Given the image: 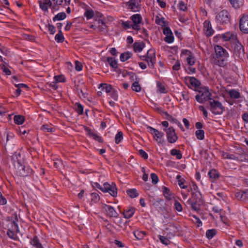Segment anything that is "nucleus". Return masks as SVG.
<instances>
[{
  "mask_svg": "<svg viewBox=\"0 0 248 248\" xmlns=\"http://www.w3.org/2000/svg\"><path fill=\"white\" fill-rule=\"evenodd\" d=\"M215 53L210 57L212 63L221 67H223L227 63L229 54L227 51L219 45L214 46Z\"/></svg>",
  "mask_w": 248,
  "mask_h": 248,
  "instance_id": "nucleus-1",
  "label": "nucleus"
},
{
  "mask_svg": "<svg viewBox=\"0 0 248 248\" xmlns=\"http://www.w3.org/2000/svg\"><path fill=\"white\" fill-rule=\"evenodd\" d=\"M140 155L144 159H147L148 155V154L143 150H140L139 151Z\"/></svg>",
  "mask_w": 248,
  "mask_h": 248,
  "instance_id": "nucleus-61",
  "label": "nucleus"
},
{
  "mask_svg": "<svg viewBox=\"0 0 248 248\" xmlns=\"http://www.w3.org/2000/svg\"><path fill=\"white\" fill-rule=\"evenodd\" d=\"M20 157L19 153H16L12 156V159L14 162H17L18 165V173L19 176L26 177L30 175L32 172V170L29 167H26L21 165V161L18 159Z\"/></svg>",
  "mask_w": 248,
  "mask_h": 248,
  "instance_id": "nucleus-2",
  "label": "nucleus"
},
{
  "mask_svg": "<svg viewBox=\"0 0 248 248\" xmlns=\"http://www.w3.org/2000/svg\"><path fill=\"white\" fill-rule=\"evenodd\" d=\"M200 201H201L200 199H199V201L197 199H196L194 201V202L191 203V208L192 209H193L194 210H195L196 211H198L200 210L199 207L198 206H197V202H200Z\"/></svg>",
  "mask_w": 248,
  "mask_h": 248,
  "instance_id": "nucleus-48",
  "label": "nucleus"
},
{
  "mask_svg": "<svg viewBox=\"0 0 248 248\" xmlns=\"http://www.w3.org/2000/svg\"><path fill=\"white\" fill-rule=\"evenodd\" d=\"M208 103L210 110L215 115L222 114L225 110V107L218 100L212 98L210 99Z\"/></svg>",
  "mask_w": 248,
  "mask_h": 248,
  "instance_id": "nucleus-4",
  "label": "nucleus"
},
{
  "mask_svg": "<svg viewBox=\"0 0 248 248\" xmlns=\"http://www.w3.org/2000/svg\"><path fill=\"white\" fill-rule=\"evenodd\" d=\"M222 38L225 41H230L233 44L237 40L236 36L234 34L227 32L222 35Z\"/></svg>",
  "mask_w": 248,
  "mask_h": 248,
  "instance_id": "nucleus-17",
  "label": "nucleus"
},
{
  "mask_svg": "<svg viewBox=\"0 0 248 248\" xmlns=\"http://www.w3.org/2000/svg\"><path fill=\"white\" fill-rule=\"evenodd\" d=\"M0 65L3 72H4L7 75H11V71L8 68H7L4 64H1Z\"/></svg>",
  "mask_w": 248,
  "mask_h": 248,
  "instance_id": "nucleus-57",
  "label": "nucleus"
},
{
  "mask_svg": "<svg viewBox=\"0 0 248 248\" xmlns=\"http://www.w3.org/2000/svg\"><path fill=\"white\" fill-rule=\"evenodd\" d=\"M55 81L56 82H63L65 81V78L62 75L60 76H55L54 77Z\"/></svg>",
  "mask_w": 248,
  "mask_h": 248,
  "instance_id": "nucleus-50",
  "label": "nucleus"
},
{
  "mask_svg": "<svg viewBox=\"0 0 248 248\" xmlns=\"http://www.w3.org/2000/svg\"><path fill=\"white\" fill-rule=\"evenodd\" d=\"M122 26L123 28L125 30L129 29L131 28L133 29L132 23H131V22L130 21H123L122 22Z\"/></svg>",
  "mask_w": 248,
  "mask_h": 248,
  "instance_id": "nucleus-34",
  "label": "nucleus"
},
{
  "mask_svg": "<svg viewBox=\"0 0 248 248\" xmlns=\"http://www.w3.org/2000/svg\"><path fill=\"white\" fill-rule=\"evenodd\" d=\"M197 138L199 140H202L204 138V131L203 130H198L195 132Z\"/></svg>",
  "mask_w": 248,
  "mask_h": 248,
  "instance_id": "nucleus-36",
  "label": "nucleus"
},
{
  "mask_svg": "<svg viewBox=\"0 0 248 248\" xmlns=\"http://www.w3.org/2000/svg\"><path fill=\"white\" fill-rule=\"evenodd\" d=\"M235 195V197L239 201H244L247 197L245 195L243 191L236 193Z\"/></svg>",
  "mask_w": 248,
  "mask_h": 248,
  "instance_id": "nucleus-35",
  "label": "nucleus"
},
{
  "mask_svg": "<svg viewBox=\"0 0 248 248\" xmlns=\"http://www.w3.org/2000/svg\"><path fill=\"white\" fill-rule=\"evenodd\" d=\"M174 209L179 212L183 211V207L181 204L176 200H174Z\"/></svg>",
  "mask_w": 248,
  "mask_h": 248,
  "instance_id": "nucleus-38",
  "label": "nucleus"
},
{
  "mask_svg": "<svg viewBox=\"0 0 248 248\" xmlns=\"http://www.w3.org/2000/svg\"><path fill=\"white\" fill-rule=\"evenodd\" d=\"M66 15L64 12H61L58 14L56 15L53 18V20L54 21H56L57 20H61L65 19Z\"/></svg>",
  "mask_w": 248,
  "mask_h": 248,
  "instance_id": "nucleus-30",
  "label": "nucleus"
},
{
  "mask_svg": "<svg viewBox=\"0 0 248 248\" xmlns=\"http://www.w3.org/2000/svg\"><path fill=\"white\" fill-rule=\"evenodd\" d=\"M102 91H105L107 93H110L112 91V86L106 83H102L100 85L99 87Z\"/></svg>",
  "mask_w": 248,
  "mask_h": 248,
  "instance_id": "nucleus-22",
  "label": "nucleus"
},
{
  "mask_svg": "<svg viewBox=\"0 0 248 248\" xmlns=\"http://www.w3.org/2000/svg\"><path fill=\"white\" fill-rule=\"evenodd\" d=\"M163 193L165 198L168 200H170L171 199L170 194L171 192L168 188L164 187L163 189Z\"/></svg>",
  "mask_w": 248,
  "mask_h": 248,
  "instance_id": "nucleus-32",
  "label": "nucleus"
},
{
  "mask_svg": "<svg viewBox=\"0 0 248 248\" xmlns=\"http://www.w3.org/2000/svg\"><path fill=\"white\" fill-rule=\"evenodd\" d=\"M132 90L136 92H139L141 90V87L138 81H135L132 85Z\"/></svg>",
  "mask_w": 248,
  "mask_h": 248,
  "instance_id": "nucleus-33",
  "label": "nucleus"
},
{
  "mask_svg": "<svg viewBox=\"0 0 248 248\" xmlns=\"http://www.w3.org/2000/svg\"><path fill=\"white\" fill-rule=\"evenodd\" d=\"M141 0H129L126 2V6L133 12L139 11L140 8V2Z\"/></svg>",
  "mask_w": 248,
  "mask_h": 248,
  "instance_id": "nucleus-11",
  "label": "nucleus"
},
{
  "mask_svg": "<svg viewBox=\"0 0 248 248\" xmlns=\"http://www.w3.org/2000/svg\"><path fill=\"white\" fill-rule=\"evenodd\" d=\"M15 123L17 124H22L25 121L24 117L21 115H15L14 117Z\"/></svg>",
  "mask_w": 248,
  "mask_h": 248,
  "instance_id": "nucleus-24",
  "label": "nucleus"
},
{
  "mask_svg": "<svg viewBox=\"0 0 248 248\" xmlns=\"http://www.w3.org/2000/svg\"><path fill=\"white\" fill-rule=\"evenodd\" d=\"M181 63L179 61H177L175 64L172 66V69L174 70L177 71L180 68Z\"/></svg>",
  "mask_w": 248,
  "mask_h": 248,
  "instance_id": "nucleus-64",
  "label": "nucleus"
},
{
  "mask_svg": "<svg viewBox=\"0 0 248 248\" xmlns=\"http://www.w3.org/2000/svg\"><path fill=\"white\" fill-rule=\"evenodd\" d=\"M12 228L13 231H15L17 232H19L18 224L15 220L12 221Z\"/></svg>",
  "mask_w": 248,
  "mask_h": 248,
  "instance_id": "nucleus-55",
  "label": "nucleus"
},
{
  "mask_svg": "<svg viewBox=\"0 0 248 248\" xmlns=\"http://www.w3.org/2000/svg\"><path fill=\"white\" fill-rule=\"evenodd\" d=\"M223 156L225 158L230 159L232 160H236L238 158V157H236L234 155L229 154L228 153L224 154Z\"/></svg>",
  "mask_w": 248,
  "mask_h": 248,
  "instance_id": "nucleus-53",
  "label": "nucleus"
},
{
  "mask_svg": "<svg viewBox=\"0 0 248 248\" xmlns=\"http://www.w3.org/2000/svg\"><path fill=\"white\" fill-rule=\"evenodd\" d=\"M127 194L132 198H135L138 196V193L135 189H130L127 190Z\"/></svg>",
  "mask_w": 248,
  "mask_h": 248,
  "instance_id": "nucleus-40",
  "label": "nucleus"
},
{
  "mask_svg": "<svg viewBox=\"0 0 248 248\" xmlns=\"http://www.w3.org/2000/svg\"><path fill=\"white\" fill-rule=\"evenodd\" d=\"M130 19L132 21L133 29L139 31L142 19L141 15L139 14L133 15L130 17Z\"/></svg>",
  "mask_w": 248,
  "mask_h": 248,
  "instance_id": "nucleus-10",
  "label": "nucleus"
},
{
  "mask_svg": "<svg viewBox=\"0 0 248 248\" xmlns=\"http://www.w3.org/2000/svg\"><path fill=\"white\" fill-rule=\"evenodd\" d=\"M147 129L149 130L151 134L153 135L154 139L158 143L162 144L164 142V134L163 133L160 132L157 129L151 126H148Z\"/></svg>",
  "mask_w": 248,
  "mask_h": 248,
  "instance_id": "nucleus-7",
  "label": "nucleus"
},
{
  "mask_svg": "<svg viewBox=\"0 0 248 248\" xmlns=\"http://www.w3.org/2000/svg\"><path fill=\"white\" fill-rule=\"evenodd\" d=\"M48 29L52 34H54L56 32L55 27L52 25L48 24Z\"/></svg>",
  "mask_w": 248,
  "mask_h": 248,
  "instance_id": "nucleus-63",
  "label": "nucleus"
},
{
  "mask_svg": "<svg viewBox=\"0 0 248 248\" xmlns=\"http://www.w3.org/2000/svg\"><path fill=\"white\" fill-rule=\"evenodd\" d=\"M14 231L8 229L7 232V234L11 239L16 240L17 238V235L14 232Z\"/></svg>",
  "mask_w": 248,
  "mask_h": 248,
  "instance_id": "nucleus-47",
  "label": "nucleus"
},
{
  "mask_svg": "<svg viewBox=\"0 0 248 248\" xmlns=\"http://www.w3.org/2000/svg\"><path fill=\"white\" fill-rule=\"evenodd\" d=\"M132 55V53L129 51L123 53L120 55V60L122 62H125L131 58Z\"/></svg>",
  "mask_w": 248,
  "mask_h": 248,
  "instance_id": "nucleus-26",
  "label": "nucleus"
},
{
  "mask_svg": "<svg viewBox=\"0 0 248 248\" xmlns=\"http://www.w3.org/2000/svg\"><path fill=\"white\" fill-rule=\"evenodd\" d=\"M103 192H108L113 197H116L117 194V189L115 184L112 183L111 185L108 183L103 184V187L102 189Z\"/></svg>",
  "mask_w": 248,
  "mask_h": 248,
  "instance_id": "nucleus-9",
  "label": "nucleus"
},
{
  "mask_svg": "<svg viewBox=\"0 0 248 248\" xmlns=\"http://www.w3.org/2000/svg\"><path fill=\"white\" fill-rule=\"evenodd\" d=\"M159 239L160 242L165 245H168L169 244V240L166 238L165 236H162V235H159Z\"/></svg>",
  "mask_w": 248,
  "mask_h": 248,
  "instance_id": "nucleus-51",
  "label": "nucleus"
},
{
  "mask_svg": "<svg viewBox=\"0 0 248 248\" xmlns=\"http://www.w3.org/2000/svg\"><path fill=\"white\" fill-rule=\"evenodd\" d=\"M239 28L240 31L245 33H248V15H244L240 19Z\"/></svg>",
  "mask_w": 248,
  "mask_h": 248,
  "instance_id": "nucleus-12",
  "label": "nucleus"
},
{
  "mask_svg": "<svg viewBox=\"0 0 248 248\" xmlns=\"http://www.w3.org/2000/svg\"><path fill=\"white\" fill-rule=\"evenodd\" d=\"M107 61L111 67L113 68L117 67V62L114 58L112 57H108Z\"/></svg>",
  "mask_w": 248,
  "mask_h": 248,
  "instance_id": "nucleus-41",
  "label": "nucleus"
},
{
  "mask_svg": "<svg viewBox=\"0 0 248 248\" xmlns=\"http://www.w3.org/2000/svg\"><path fill=\"white\" fill-rule=\"evenodd\" d=\"M123 139V134L122 131H119L115 135V141L116 144H119Z\"/></svg>",
  "mask_w": 248,
  "mask_h": 248,
  "instance_id": "nucleus-37",
  "label": "nucleus"
},
{
  "mask_svg": "<svg viewBox=\"0 0 248 248\" xmlns=\"http://www.w3.org/2000/svg\"><path fill=\"white\" fill-rule=\"evenodd\" d=\"M179 7L181 10L183 11H185L187 9V7L185 3L183 1H180L179 2Z\"/></svg>",
  "mask_w": 248,
  "mask_h": 248,
  "instance_id": "nucleus-59",
  "label": "nucleus"
},
{
  "mask_svg": "<svg viewBox=\"0 0 248 248\" xmlns=\"http://www.w3.org/2000/svg\"><path fill=\"white\" fill-rule=\"evenodd\" d=\"M157 86L158 87V90L160 93H166V89L165 87L161 85V84L159 82L157 83Z\"/></svg>",
  "mask_w": 248,
  "mask_h": 248,
  "instance_id": "nucleus-62",
  "label": "nucleus"
},
{
  "mask_svg": "<svg viewBox=\"0 0 248 248\" xmlns=\"http://www.w3.org/2000/svg\"><path fill=\"white\" fill-rule=\"evenodd\" d=\"M187 64L189 65H193L195 63V59L193 55H189L186 59Z\"/></svg>",
  "mask_w": 248,
  "mask_h": 248,
  "instance_id": "nucleus-43",
  "label": "nucleus"
},
{
  "mask_svg": "<svg viewBox=\"0 0 248 248\" xmlns=\"http://www.w3.org/2000/svg\"><path fill=\"white\" fill-rule=\"evenodd\" d=\"M135 209L132 207H129L127 210L124 213V217L126 218H130L134 215Z\"/></svg>",
  "mask_w": 248,
  "mask_h": 248,
  "instance_id": "nucleus-23",
  "label": "nucleus"
},
{
  "mask_svg": "<svg viewBox=\"0 0 248 248\" xmlns=\"http://www.w3.org/2000/svg\"><path fill=\"white\" fill-rule=\"evenodd\" d=\"M204 31L207 36L212 35L214 32V30L212 29L211 24L210 21L206 20L204 22Z\"/></svg>",
  "mask_w": 248,
  "mask_h": 248,
  "instance_id": "nucleus-15",
  "label": "nucleus"
},
{
  "mask_svg": "<svg viewBox=\"0 0 248 248\" xmlns=\"http://www.w3.org/2000/svg\"><path fill=\"white\" fill-rule=\"evenodd\" d=\"M92 137H93L95 140L98 141L99 142H103V141L102 138L94 133L92 135Z\"/></svg>",
  "mask_w": 248,
  "mask_h": 248,
  "instance_id": "nucleus-60",
  "label": "nucleus"
},
{
  "mask_svg": "<svg viewBox=\"0 0 248 248\" xmlns=\"http://www.w3.org/2000/svg\"><path fill=\"white\" fill-rule=\"evenodd\" d=\"M64 36L61 30H59L58 33L55 35V39L58 43H62L64 41Z\"/></svg>",
  "mask_w": 248,
  "mask_h": 248,
  "instance_id": "nucleus-31",
  "label": "nucleus"
},
{
  "mask_svg": "<svg viewBox=\"0 0 248 248\" xmlns=\"http://www.w3.org/2000/svg\"><path fill=\"white\" fill-rule=\"evenodd\" d=\"M229 94L232 98L238 99L240 97V93L235 90H231L229 92Z\"/></svg>",
  "mask_w": 248,
  "mask_h": 248,
  "instance_id": "nucleus-28",
  "label": "nucleus"
},
{
  "mask_svg": "<svg viewBox=\"0 0 248 248\" xmlns=\"http://www.w3.org/2000/svg\"><path fill=\"white\" fill-rule=\"evenodd\" d=\"M143 43H135L133 45L134 49L135 52H140L144 47Z\"/></svg>",
  "mask_w": 248,
  "mask_h": 248,
  "instance_id": "nucleus-27",
  "label": "nucleus"
},
{
  "mask_svg": "<svg viewBox=\"0 0 248 248\" xmlns=\"http://www.w3.org/2000/svg\"><path fill=\"white\" fill-rule=\"evenodd\" d=\"M166 133V136L168 142L170 143H173L176 141L178 137L175 133V130L172 127L163 129Z\"/></svg>",
  "mask_w": 248,
  "mask_h": 248,
  "instance_id": "nucleus-8",
  "label": "nucleus"
},
{
  "mask_svg": "<svg viewBox=\"0 0 248 248\" xmlns=\"http://www.w3.org/2000/svg\"><path fill=\"white\" fill-rule=\"evenodd\" d=\"M232 6L235 9L240 8L243 4V0H229Z\"/></svg>",
  "mask_w": 248,
  "mask_h": 248,
  "instance_id": "nucleus-21",
  "label": "nucleus"
},
{
  "mask_svg": "<svg viewBox=\"0 0 248 248\" xmlns=\"http://www.w3.org/2000/svg\"><path fill=\"white\" fill-rule=\"evenodd\" d=\"M208 175L209 178L212 179V182L217 180L219 176V173L215 169H212L210 170L208 173Z\"/></svg>",
  "mask_w": 248,
  "mask_h": 248,
  "instance_id": "nucleus-19",
  "label": "nucleus"
},
{
  "mask_svg": "<svg viewBox=\"0 0 248 248\" xmlns=\"http://www.w3.org/2000/svg\"><path fill=\"white\" fill-rule=\"evenodd\" d=\"M234 56L236 59L243 60L245 58V51L243 46L238 41H235L233 44Z\"/></svg>",
  "mask_w": 248,
  "mask_h": 248,
  "instance_id": "nucleus-5",
  "label": "nucleus"
},
{
  "mask_svg": "<svg viewBox=\"0 0 248 248\" xmlns=\"http://www.w3.org/2000/svg\"><path fill=\"white\" fill-rule=\"evenodd\" d=\"M190 84L195 88H198L201 85V82L195 77H187Z\"/></svg>",
  "mask_w": 248,
  "mask_h": 248,
  "instance_id": "nucleus-20",
  "label": "nucleus"
},
{
  "mask_svg": "<svg viewBox=\"0 0 248 248\" xmlns=\"http://www.w3.org/2000/svg\"><path fill=\"white\" fill-rule=\"evenodd\" d=\"M84 16L87 19H91L94 16V12L92 10H87L84 13Z\"/></svg>",
  "mask_w": 248,
  "mask_h": 248,
  "instance_id": "nucleus-44",
  "label": "nucleus"
},
{
  "mask_svg": "<svg viewBox=\"0 0 248 248\" xmlns=\"http://www.w3.org/2000/svg\"><path fill=\"white\" fill-rule=\"evenodd\" d=\"M164 40L166 42L169 44L172 43L174 41V37L173 36L172 33H171V34L166 35V37L164 38Z\"/></svg>",
  "mask_w": 248,
  "mask_h": 248,
  "instance_id": "nucleus-49",
  "label": "nucleus"
},
{
  "mask_svg": "<svg viewBox=\"0 0 248 248\" xmlns=\"http://www.w3.org/2000/svg\"><path fill=\"white\" fill-rule=\"evenodd\" d=\"M230 15L227 10H223L219 12L216 16V21L221 24H227L229 22Z\"/></svg>",
  "mask_w": 248,
  "mask_h": 248,
  "instance_id": "nucleus-6",
  "label": "nucleus"
},
{
  "mask_svg": "<svg viewBox=\"0 0 248 248\" xmlns=\"http://www.w3.org/2000/svg\"><path fill=\"white\" fill-rule=\"evenodd\" d=\"M102 207L105 210L108 216L114 217H118L119 214L113 207L108 205L103 204L102 206Z\"/></svg>",
  "mask_w": 248,
  "mask_h": 248,
  "instance_id": "nucleus-13",
  "label": "nucleus"
},
{
  "mask_svg": "<svg viewBox=\"0 0 248 248\" xmlns=\"http://www.w3.org/2000/svg\"><path fill=\"white\" fill-rule=\"evenodd\" d=\"M147 59H148V66L151 68H153L155 62V52L154 49H149L146 54Z\"/></svg>",
  "mask_w": 248,
  "mask_h": 248,
  "instance_id": "nucleus-14",
  "label": "nucleus"
},
{
  "mask_svg": "<svg viewBox=\"0 0 248 248\" xmlns=\"http://www.w3.org/2000/svg\"><path fill=\"white\" fill-rule=\"evenodd\" d=\"M41 129L44 132H53L54 128L48 124H44L42 126Z\"/></svg>",
  "mask_w": 248,
  "mask_h": 248,
  "instance_id": "nucleus-39",
  "label": "nucleus"
},
{
  "mask_svg": "<svg viewBox=\"0 0 248 248\" xmlns=\"http://www.w3.org/2000/svg\"><path fill=\"white\" fill-rule=\"evenodd\" d=\"M30 244L35 248H43V246L40 242L39 238L37 236H35L31 240Z\"/></svg>",
  "mask_w": 248,
  "mask_h": 248,
  "instance_id": "nucleus-18",
  "label": "nucleus"
},
{
  "mask_svg": "<svg viewBox=\"0 0 248 248\" xmlns=\"http://www.w3.org/2000/svg\"><path fill=\"white\" fill-rule=\"evenodd\" d=\"M40 8L45 12H48V7L52 6L50 0H40L38 1Z\"/></svg>",
  "mask_w": 248,
  "mask_h": 248,
  "instance_id": "nucleus-16",
  "label": "nucleus"
},
{
  "mask_svg": "<svg viewBox=\"0 0 248 248\" xmlns=\"http://www.w3.org/2000/svg\"><path fill=\"white\" fill-rule=\"evenodd\" d=\"M170 154L173 156H176L177 159H180L182 157V155L179 150L173 149L170 150Z\"/></svg>",
  "mask_w": 248,
  "mask_h": 248,
  "instance_id": "nucleus-29",
  "label": "nucleus"
},
{
  "mask_svg": "<svg viewBox=\"0 0 248 248\" xmlns=\"http://www.w3.org/2000/svg\"><path fill=\"white\" fill-rule=\"evenodd\" d=\"M145 234V232H143L136 231L134 232V236L138 240L142 239Z\"/></svg>",
  "mask_w": 248,
  "mask_h": 248,
  "instance_id": "nucleus-45",
  "label": "nucleus"
},
{
  "mask_svg": "<svg viewBox=\"0 0 248 248\" xmlns=\"http://www.w3.org/2000/svg\"><path fill=\"white\" fill-rule=\"evenodd\" d=\"M127 74L129 76V78L131 81H138V76L133 72L127 73Z\"/></svg>",
  "mask_w": 248,
  "mask_h": 248,
  "instance_id": "nucleus-52",
  "label": "nucleus"
},
{
  "mask_svg": "<svg viewBox=\"0 0 248 248\" xmlns=\"http://www.w3.org/2000/svg\"><path fill=\"white\" fill-rule=\"evenodd\" d=\"M199 92V94L196 95L195 99L196 101L200 103H204L207 101H209L211 99V93L209 91L207 87H202L199 90H196Z\"/></svg>",
  "mask_w": 248,
  "mask_h": 248,
  "instance_id": "nucleus-3",
  "label": "nucleus"
},
{
  "mask_svg": "<svg viewBox=\"0 0 248 248\" xmlns=\"http://www.w3.org/2000/svg\"><path fill=\"white\" fill-rule=\"evenodd\" d=\"M156 23L161 26H165L166 25V21L164 18H159L158 19H156Z\"/></svg>",
  "mask_w": 248,
  "mask_h": 248,
  "instance_id": "nucleus-58",
  "label": "nucleus"
},
{
  "mask_svg": "<svg viewBox=\"0 0 248 248\" xmlns=\"http://www.w3.org/2000/svg\"><path fill=\"white\" fill-rule=\"evenodd\" d=\"M77 108V111L78 113L79 114H82L83 112V106L79 104V103H77L76 104Z\"/></svg>",
  "mask_w": 248,
  "mask_h": 248,
  "instance_id": "nucleus-56",
  "label": "nucleus"
},
{
  "mask_svg": "<svg viewBox=\"0 0 248 248\" xmlns=\"http://www.w3.org/2000/svg\"><path fill=\"white\" fill-rule=\"evenodd\" d=\"M98 29L99 30V31H103L105 30H106L107 26L102 20L99 19L98 21Z\"/></svg>",
  "mask_w": 248,
  "mask_h": 248,
  "instance_id": "nucleus-42",
  "label": "nucleus"
},
{
  "mask_svg": "<svg viewBox=\"0 0 248 248\" xmlns=\"http://www.w3.org/2000/svg\"><path fill=\"white\" fill-rule=\"evenodd\" d=\"M151 177L152 179V181L153 184H156L158 182V178L156 174L155 173H152L151 174Z\"/></svg>",
  "mask_w": 248,
  "mask_h": 248,
  "instance_id": "nucleus-54",
  "label": "nucleus"
},
{
  "mask_svg": "<svg viewBox=\"0 0 248 248\" xmlns=\"http://www.w3.org/2000/svg\"><path fill=\"white\" fill-rule=\"evenodd\" d=\"M217 234V230L215 229L207 230L206 232V236L209 239H212Z\"/></svg>",
  "mask_w": 248,
  "mask_h": 248,
  "instance_id": "nucleus-25",
  "label": "nucleus"
},
{
  "mask_svg": "<svg viewBox=\"0 0 248 248\" xmlns=\"http://www.w3.org/2000/svg\"><path fill=\"white\" fill-rule=\"evenodd\" d=\"M100 197L99 195L96 193H91V201L94 203H96L99 201Z\"/></svg>",
  "mask_w": 248,
  "mask_h": 248,
  "instance_id": "nucleus-46",
  "label": "nucleus"
}]
</instances>
